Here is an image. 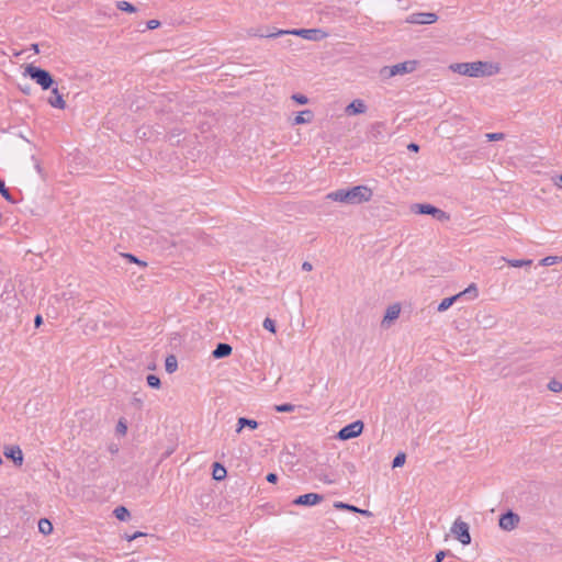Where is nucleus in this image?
Here are the masks:
<instances>
[{
	"mask_svg": "<svg viewBox=\"0 0 562 562\" xmlns=\"http://www.w3.org/2000/svg\"><path fill=\"white\" fill-rule=\"evenodd\" d=\"M372 198V190L367 186H357L351 189H339L327 194V199L346 204H360Z\"/></svg>",
	"mask_w": 562,
	"mask_h": 562,
	"instance_id": "1",
	"label": "nucleus"
},
{
	"mask_svg": "<svg viewBox=\"0 0 562 562\" xmlns=\"http://www.w3.org/2000/svg\"><path fill=\"white\" fill-rule=\"evenodd\" d=\"M450 68L460 75L469 77L493 76L499 71V67L487 61L458 63Z\"/></svg>",
	"mask_w": 562,
	"mask_h": 562,
	"instance_id": "2",
	"label": "nucleus"
},
{
	"mask_svg": "<svg viewBox=\"0 0 562 562\" xmlns=\"http://www.w3.org/2000/svg\"><path fill=\"white\" fill-rule=\"evenodd\" d=\"M285 34L296 35L307 41H322L327 36V33L319 29H300L292 31L279 30L274 33L260 34V36L273 38Z\"/></svg>",
	"mask_w": 562,
	"mask_h": 562,
	"instance_id": "3",
	"label": "nucleus"
},
{
	"mask_svg": "<svg viewBox=\"0 0 562 562\" xmlns=\"http://www.w3.org/2000/svg\"><path fill=\"white\" fill-rule=\"evenodd\" d=\"M417 64L416 60H406L393 66H384L380 70V76L382 79H390L394 76L411 74L416 70Z\"/></svg>",
	"mask_w": 562,
	"mask_h": 562,
	"instance_id": "4",
	"label": "nucleus"
},
{
	"mask_svg": "<svg viewBox=\"0 0 562 562\" xmlns=\"http://www.w3.org/2000/svg\"><path fill=\"white\" fill-rule=\"evenodd\" d=\"M25 75L30 76V78L33 79L37 85H40L43 90L50 89L54 83V79L47 70L36 67L34 65L26 66Z\"/></svg>",
	"mask_w": 562,
	"mask_h": 562,
	"instance_id": "5",
	"label": "nucleus"
},
{
	"mask_svg": "<svg viewBox=\"0 0 562 562\" xmlns=\"http://www.w3.org/2000/svg\"><path fill=\"white\" fill-rule=\"evenodd\" d=\"M451 532L457 540H459L463 546H468L471 543V535L469 524L461 520L460 518L456 519L452 527Z\"/></svg>",
	"mask_w": 562,
	"mask_h": 562,
	"instance_id": "6",
	"label": "nucleus"
},
{
	"mask_svg": "<svg viewBox=\"0 0 562 562\" xmlns=\"http://www.w3.org/2000/svg\"><path fill=\"white\" fill-rule=\"evenodd\" d=\"M412 211L417 214L431 215L441 222L448 221L450 218V216L445 211L431 204L417 203L412 206Z\"/></svg>",
	"mask_w": 562,
	"mask_h": 562,
	"instance_id": "7",
	"label": "nucleus"
},
{
	"mask_svg": "<svg viewBox=\"0 0 562 562\" xmlns=\"http://www.w3.org/2000/svg\"><path fill=\"white\" fill-rule=\"evenodd\" d=\"M363 430V423L361 420H356L345 427H342L338 434L337 438L340 440H349L358 437Z\"/></svg>",
	"mask_w": 562,
	"mask_h": 562,
	"instance_id": "8",
	"label": "nucleus"
},
{
	"mask_svg": "<svg viewBox=\"0 0 562 562\" xmlns=\"http://www.w3.org/2000/svg\"><path fill=\"white\" fill-rule=\"evenodd\" d=\"M438 15L432 12H416L406 18L409 24H432L437 22Z\"/></svg>",
	"mask_w": 562,
	"mask_h": 562,
	"instance_id": "9",
	"label": "nucleus"
},
{
	"mask_svg": "<svg viewBox=\"0 0 562 562\" xmlns=\"http://www.w3.org/2000/svg\"><path fill=\"white\" fill-rule=\"evenodd\" d=\"M519 520L520 518L517 514L508 510L501 516L498 525L503 530L512 531L518 526Z\"/></svg>",
	"mask_w": 562,
	"mask_h": 562,
	"instance_id": "10",
	"label": "nucleus"
},
{
	"mask_svg": "<svg viewBox=\"0 0 562 562\" xmlns=\"http://www.w3.org/2000/svg\"><path fill=\"white\" fill-rule=\"evenodd\" d=\"M324 499V496L316 493H307L300 495L293 501L294 505L297 506H313L319 504Z\"/></svg>",
	"mask_w": 562,
	"mask_h": 562,
	"instance_id": "11",
	"label": "nucleus"
},
{
	"mask_svg": "<svg viewBox=\"0 0 562 562\" xmlns=\"http://www.w3.org/2000/svg\"><path fill=\"white\" fill-rule=\"evenodd\" d=\"M369 137L374 142H382L385 139V123L375 122L369 130Z\"/></svg>",
	"mask_w": 562,
	"mask_h": 562,
	"instance_id": "12",
	"label": "nucleus"
},
{
	"mask_svg": "<svg viewBox=\"0 0 562 562\" xmlns=\"http://www.w3.org/2000/svg\"><path fill=\"white\" fill-rule=\"evenodd\" d=\"M366 111H367V105H366L364 101L361 99L353 100L345 109V112L347 115L362 114Z\"/></svg>",
	"mask_w": 562,
	"mask_h": 562,
	"instance_id": "13",
	"label": "nucleus"
},
{
	"mask_svg": "<svg viewBox=\"0 0 562 562\" xmlns=\"http://www.w3.org/2000/svg\"><path fill=\"white\" fill-rule=\"evenodd\" d=\"M3 453L8 459H11L14 462V464L22 465L23 453L19 446L8 447L5 448Z\"/></svg>",
	"mask_w": 562,
	"mask_h": 562,
	"instance_id": "14",
	"label": "nucleus"
},
{
	"mask_svg": "<svg viewBox=\"0 0 562 562\" xmlns=\"http://www.w3.org/2000/svg\"><path fill=\"white\" fill-rule=\"evenodd\" d=\"M401 313V306L398 304H393L387 307L385 315L382 321V325H389L393 321L397 319Z\"/></svg>",
	"mask_w": 562,
	"mask_h": 562,
	"instance_id": "15",
	"label": "nucleus"
},
{
	"mask_svg": "<svg viewBox=\"0 0 562 562\" xmlns=\"http://www.w3.org/2000/svg\"><path fill=\"white\" fill-rule=\"evenodd\" d=\"M47 101L50 106L56 108V109L63 110L66 106V102L63 99V95L58 92L57 88L52 89V95L48 98Z\"/></svg>",
	"mask_w": 562,
	"mask_h": 562,
	"instance_id": "16",
	"label": "nucleus"
},
{
	"mask_svg": "<svg viewBox=\"0 0 562 562\" xmlns=\"http://www.w3.org/2000/svg\"><path fill=\"white\" fill-rule=\"evenodd\" d=\"M232 347L228 344L220 342L216 348L213 350L212 356L215 359H221L227 357L232 353Z\"/></svg>",
	"mask_w": 562,
	"mask_h": 562,
	"instance_id": "17",
	"label": "nucleus"
},
{
	"mask_svg": "<svg viewBox=\"0 0 562 562\" xmlns=\"http://www.w3.org/2000/svg\"><path fill=\"white\" fill-rule=\"evenodd\" d=\"M259 426L258 422H256L255 419H249V418H246V417H239L238 420H237V428H236V432L239 434L244 427H248L250 429H257Z\"/></svg>",
	"mask_w": 562,
	"mask_h": 562,
	"instance_id": "18",
	"label": "nucleus"
},
{
	"mask_svg": "<svg viewBox=\"0 0 562 562\" xmlns=\"http://www.w3.org/2000/svg\"><path fill=\"white\" fill-rule=\"evenodd\" d=\"M313 112L311 110H304V111H301L294 119V122L293 124L294 125H299V124H305V123H310L312 122L313 120Z\"/></svg>",
	"mask_w": 562,
	"mask_h": 562,
	"instance_id": "19",
	"label": "nucleus"
},
{
	"mask_svg": "<svg viewBox=\"0 0 562 562\" xmlns=\"http://www.w3.org/2000/svg\"><path fill=\"white\" fill-rule=\"evenodd\" d=\"M502 260L506 261L510 267L515 268L530 267L532 265L531 259H506L503 257Z\"/></svg>",
	"mask_w": 562,
	"mask_h": 562,
	"instance_id": "20",
	"label": "nucleus"
},
{
	"mask_svg": "<svg viewBox=\"0 0 562 562\" xmlns=\"http://www.w3.org/2000/svg\"><path fill=\"white\" fill-rule=\"evenodd\" d=\"M226 474H227L226 469L222 464H220L217 462H215L213 464L212 475H213L214 480L221 481V480L225 479Z\"/></svg>",
	"mask_w": 562,
	"mask_h": 562,
	"instance_id": "21",
	"label": "nucleus"
},
{
	"mask_svg": "<svg viewBox=\"0 0 562 562\" xmlns=\"http://www.w3.org/2000/svg\"><path fill=\"white\" fill-rule=\"evenodd\" d=\"M460 297V294H456L450 297L443 299L440 304L437 307L438 312H445L447 311L458 299Z\"/></svg>",
	"mask_w": 562,
	"mask_h": 562,
	"instance_id": "22",
	"label": "nucleus"
},
{
	"mask_svg": "<svg viewBox=\"0 0 562 562\" xmlns=\"http://www.w3.org/2000/svg\"><path fill=\"white\" fill-rule=\"evenodd\" d=\"M113 514L121 521L127 520L130 518V516H131L128 509L126 507H124V506H117L114 509Z\"/></svg>",
	"mask_w": 562,
	"mask_h": 562,
	"instance_id": "23",
	"label": "nucleus"
},
{
	"mask_svg": "<svg viewBox=\"0 0 562 562\" xmlns=\"http://www.w3.org/2000/svg\"><path fill=\"white\" fill-rule=\"evenodd\" d=\"M165 368L168 373H173L178 368V361L175 356H168L165 361Z\"/></svg>",
	"mask_w": 562,
	"mask_h": 562,
	"instance_id": "24",
	"label": "nucleus"
},
{
	"mask_svg": "<svg viewBox=\"0 0 562 562\" xmlns=\"http://www.w3.org/2000/svg\"><path fill=\"white\" fill-rule=\"evenodd\" d=\"M38 529L43 535H49L53 531V525L48 519L42 518L38 521Z\"/></svg>",
	"mask_w": 562,
	"mask_h": 562,
	"instance_id": "25",
	"label": "nucleus"
},
{
	"mask_svg": "<svg viewBox=\"0 0 562 562\" xmlns=\"http://www.w3.org/2000/svg\"><path fill=\"white\" fill-rule=\"evenodd\" d=\"M460 297L463 295H469L471 299H475L479 295L477 288L474 283L470 284L464 291L460 292Z\"/></svg>",
	"mask_w": 562,
	"mask_h": 562,
	"instance_id": "26",
	"label": "nucleus"
},
{
	"mask_svg": "<svg viewBox=\"0 0 562 562\" xmlns=\"http://www.w3.org/2000/svg\"><path fill=\"white\" fill-rule=\"evenodd\" d=\"M0 193L7 201L11 203L15 202L12 195L10 194L9 190L5 188V183L2 179H0Z\"/></svg>",
	"mask_w": 562,
	"mask_h": 562,
	"instance_id": "27",
	"label": "nucleus"
},
{
	"mask_svg": "<svg viewBox=\"0 0 562 562\" xmlns=\"http://www.w3.org/2000/svg\"><path fill=\"white\" fill-rule=\"evenodd\" d=\"M117 9H120L121 11L130 12V13H133L136 11V8L127 1H119Z\"/></svg>",
	"mask_w": 562,
	"mask_h": 562,
	"instance_id": "28",
	"label": "nucleus"
},
{
	"mask_svg": "<svg viewBox=\"0 0 562 562\" xmlns=\"http://www.w3.org/2000/svg\"><path fill=\"white\" fill-rule=\"evenodd\" d=\"M146 380H147V384L150 387L158 389L160 386V379L155 374H148Z\"/></svg>",
	"mask_w": 562,
	"mask_h": 562,
	"instance_id": "29",
	"label": "nucleus"
},
{
	"mask_svg": "<svg viewBox=\"0 0 562 562\" xmlns=\"http://www.w3.org/2000/svg\"><path fill=\"white\" fill-rule=\"evenodd\" d=\"M562 258L560 257H557V256H548L546 258H543L541 261H540V265L541 266H552V265H555L557 262L561 261Z\"/></svg>",
	"mask_w": 562,
	"mask_h": 562,
	"instance_id": "30",
	"label": "nucleus"
},
{
	"mask_svg": "<svg viewBox=\"0 0 562 562\" xmlns=\"http://www.w3.org/2000/svg\"><path fill=\"white\" fill-rule=\"evenodd\" d=\"M405 460H406L405 453H403V452L397 453L395 456V458L393 459L392 467L393 468H400V467H402L405 463Z\"/></svg>",
	"mask_w": 562,
	"mask_h": 562,
	"instance_id": "31",
	"label": "nucleus"
},
{
	"mask_svg": "<svg viewBox=\"0 0 562 562\" xmlns=\"http://www.w3.org/2000/svg\"><path fill=\"white\" fill-rule=\"evenodd\" d=\"M274 408L277 412H280V413H290L295 409V406L293 404L285 403V404L276 405Z\"/></svg>",
	"mask_w": 562,
	"mask_h": 562,
	"instance_id": "32",
	"label": "nucleus"
},
{
	"mask_svg": "<svg viewBox=\"0 0 562 562\" xmlns=\"http://www.w3.org/2000/svg\"><path fill=\"white\" fill-rule=\"evenodd\" d=\"M548 389L554 393L561 392L562 391V382L553 379L548 383Z\"/></svg>",
	"mask_w": 562,
	"mask_h": 562,
	"instance_id": "33",
	"label": "nucleus"
},
{
	"mask_svg": "<svg viewBox=\"0 0 562 562\" xmlns=\"http://www.w3.org/2000/svg\"><path fill=\"white\" fill-rule=\"evenodd\" d=\"M334 507L337 509H346V510H350V512H355V513L358 512V507L342 503V502H336L334 504Z\"/></svg>",
	"mask_w": 562,
	"mask_h": 562,
	"instance_id": "34",
	"label": "nucleus"
},
{
	"mask_svg": "<svg viewBox=\"0 0 562 562\" xmlns=\"http://www.w3.org/2000/svg\"><path fill=\"white\" fill-rule=\"evenodd\" d=\"M263 328L271 331V333H276V324H274V321L267 317L265 321H263Z\"/></svg>",
	"mask_w": 562,
	"mask_h": 562,
	"instance_id": "35",
	"label": "nucleus"
},
{
	"mask_svg": "<svg viewBox=\"0 0 562 562\" xmlns=\"http://www.w3.org/2000/svg\"><path fill=\"white\" fill-rule=\"evenodd\" d=\"M292 100H294L299 104H306L308 102L307 97L304 94L295 93L292 95Z\"/></svg>",
	"mask_w": 562,
	"mask_h": 562,
	"instance_id": "36",
	"label": "nucleus"
},
{
	"mask_svg": "<svg viewBox=\"0 0 562 562\" xmlns=\"http://www.w3.org/2000/svg\"><path fill=\"white\" fill-rule=\"evenodd\" d=\"M505 135L503 133H488L486 134V138L488 140H501L504 139Z\"/></svg>",
	"mask_w": 562,
	"mask_h": 562,
	"instance_id": "37",
	"label": "nucleus"
},
{
	"mask_svg": "<svg viewBox=\"0 0 562 562\" xmlns=\"http://www.w3.org/2000/svg\"><path fill=\"white\" fill-rule=\"evenodd\" d=\"M126 430H127V427H126L125 423L123 420H120L116 426V431L120 432L121 435H125Z\"/></svg>",
	"mask_w": 562,
	"mask_h": 562,
	"instance_id": "38",
	"label": "nucleus"
},
{
	"mask_svg": "<svg viewBox=\"0 0 562 562\" xmlns=\"http://www.w3.org/2000/svg\"><path fill=\"white\" fill-rule=\"evenodd\" d=\"M124 257L127 258L131 262H136L138 265H142V266H146L145 262L138 260L134 255L132 254H124Z\"/></svg>",
	"mask_w": 562,
	"mask_h": 562,
	"instance_id": "39",
	"label": "nucleus"
},
{
	"mask_svg": "<svg viewBox=\"0 0 562 562\" xmlns=\"http://www.w3.org/2000/svg\"><path fill=\"white\" fill-rule=\"evenodd\" d=\"M160 25V22L158 20H149L147 22V29L148 30H155Z\"/></svg>",
	"mask_w": 562,
	"mask_h": 562,
	"instance_id": "40",
	"label": "nucleus"
},
{
	"mask_svg": "<svg viewBox=\"0 0 562 562\" xmlns=\"http://www.w3.org/2000/svg\"><path fill=\"white\" fill-rule=\"evenodd\" d=\"M266 479L269 483L272 484L278 482V475L276 473H269Z\"/></svg>",
	"mask_w": 562,
	"mask_h": 562,
	"instance_id": "41",
	"label": "nucleus"
},
{
	"mask_svg": "<svg viewBox=\"0 0 562 562\" xmlns=\"http://www.w3.org/2000/svg\"><path fill=\"white\" fill-rule=\"evenodd\" d=\"M446 557V552L445 551H439L436 553V558H435V561L434 562H441Z\"/></svg>",
	"mask_w": 562,
	"mask_h": 562,
	"instance_id": "42",
	"label": "nucleus"
},
{
	"mask_svg": "<svg viewBox=\"0 0 562 562\" xmlns=\"http://www.w3.org/2000/svg\"><path fill=\"white\" fill-rule=\"evenodd\" d=\"M319 480L327 484H333L336 482L334 479H330L328 475H321Z\"/></svg>",
	"mask_w": 562,
	"mask_h": 562,
	"instance_id": "43",
	"label": "nucleus"
},
{
	"mask_svg": "<svg viewBox=\"0 0 562 562\" xmlns=\"http://www.w3.org/2000/svg\"><path fill=\"white\" fill-rule=\"evenodd\" d=\"M407 149L417 153L419 150V146L415 143H411L407 145Z\"/></svg>",
	"mask_w": 562,
	"mask_h": 562,
	"instance_id": "44",
	"label": "nucleus"
},
{
	"mask_svg": "<svg viewBox=\"0 0 562 562\" xmlns=\"http://www.w3.org/2000/svg\"><path fill=\"white\" fill-rule=\"evenodd\" d=\"M35 327H40L43 324V318L41 315H36L34 319Z\"/></svg>",
	"mask_w": 562,
	"mask_h": 562,
	"instance_id": "45",
	"label": "nucleus"
},
{
	"mask_svg": "<svg viewBox=\"0 0 562 562\" xmlns=\"http://www.w3.org/2000/svg\"><path fill=\"white\" fill-rule=\"evenodd\" d=\"M312 263H310L308 261H305L303 262L302 265V269L305 270V271H311L312 270Z\"/></svg>",
	"mask_w": 562,
	"mask_h": 562,
	"instance_id": "46",
	"label": "nucleus"
},
{
	"mask_svg": "<svg viewBox=\"0 0 562 562\" xmlns=\"http://www.w3.org/2000/svg\"><path fill=\"white\" fill-rule=\"evenodd\" d=\"M357 513H359V514H361V515H363V516H367V517L372 516V513H371V512H369V510H367V509H360V508H358V512H357Z\"/></svg>",
	"mask_w": 562,
	"mask_h": 562,
	"instance_id": "47",
	"label": "nucleus"
},
{
	"mask_svg": "<svg viewBox=\"0 0 562 562\" xmlns=\"http://www.w3.org/2000/svg\"><path fill=\"white\" fill-rule=\"evenodd\" d=\"M145 536L143 532L137 531L133 536L128 537V541L136 539L137 537Z\"/></svg>",
	"mask_w": 562,
	"mask_h": 562,
	"instance_id": "48",
	"label": "nucleus"
},
{
	"mask_svg": "<svg viewBox=\"0 0 562 562\" xmlns=\"http://www.w3.org/2000/svg\"><path fill=\"white\" fill-rule=\"evenodd\" d=\"M555 186L562 189V175H560L554 181Z\"/></svg>",
	"mask_w": 562,
	"mask_h": 562,
	"instance_id": "49",
	"label": "nucleus"
},
{
	"mask_svg": "<svg viewBox=\"0 0 562 562\" xmlns=\"http://www.w3.org/2000/svg\"><path fill=\"white\" fill-rule=\"evenodd\" d=\"M292 44V41L291 40H286L284 43H283V46H290Z\"/></svg>",
	"mask_w": 562,
	"mask_h": 562,
	"instance_id": "50",
	"label": "nucleus"
},
{
	"mask_svg": "<svg viewBox=\"0 0 562 562\" xmlns=\"http://www.w3.org/2000/svg\"><path fill=\"white\" fill-rule=\"evenodd\" d=\"M32 48H33L35 52H38V45H37V44H33V45H32Z\"/></svg>",
	"mask_w": 562,
	"mask_h": 562,
	"instance_id": "51",
	"label": "nucleus"
}]
</instances>
